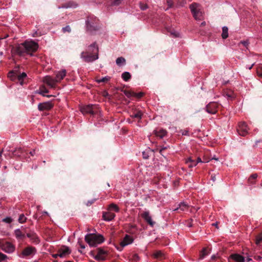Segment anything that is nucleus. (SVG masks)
I'll list each match as a JSON object with an SVG mask.
<instances>
[{
	"mask_svg": "<svg viewBox=\"0 0 262 262\" xmlns=\"http://www.w3.org/2000/svg\"><path fill=\"white\" fill-rule=\"evenodd\" d=\"M229 259H232L235 262H245V261L244 257L239 254L236 253L231 254Z\"/></svg>",
	"mask_w": 262,
	"mask_h": 262,
	"instance_id": "a211bd4d",
	"label": "nucleus"
},
{
	"mask_svg": "<svg viewBox=\"0 0 262 262\" xmlns=\"http://www.w3.org/2000/svg\"><path fill=\"white\" fill-rule=\"evenodd\" d=\"M27 236L29 237L31 241L35 244H38L40 242V239L37 234L34 231H31L27 233Z\"/></svg>",
	"mask_w": 262,
	"mask_h": 262,
	"instance_id": "dca6fc26",
	"label": "nucleus"
},
{
	"mask_svg": "<svg viewBox=\"0 0 262 262\" xmlns=\"http://www.w3.org/2000/svg\"><path fill=\"white\" fill-rule=\"evenodd\" d=\"M122 78L124 81H127L131 78V75L129 72H125L122 74Z\"/></svg>",
	"mask_w": 262,
	"mask_h": 262,
	"instance_id": "2f4dec72",
	"label": "nucleus"
},
{
	"mask_svg": "<svg viewBox=\"0 0 262 262\" xmlns=\"http://www.w3.org/2000/svg\"><path fill=\"white\" fill-rule=\"evenodd\" d=\"M186 163L189 164L188 166L189 167H192L193 166H195L197 165L196 160L192 159L191 157L189 158L187 160Z\"/></svg>",
	"mask_w": 262,
	"mask_h": 262,
	"instance_id": "cd10ccee",
	"label": "nucleus"
},
{
	"mask_svg": "<svg viewBox=\"0 0 262 262\" xmlns=\"http://www.w3.org/2000/svg\"><path fill=\"white\" fill-rule=\"evenodd\" d=\"M238 134L242 136H245L248 134L247 126L245 122H241L237 128Z\"/></svg>",
	"mask_w": 262,
	"mask_h": 262,
	"instance_id": "f8f14e48",
	"label": "nucleus"
},
{
	"mask_svg": "<svg viewBox=\"0 0 262 262\" xmlns=\"http://www.w3.org/2000/svg\"><path fill=\"white\" fill-rule=\"evenodd\" d=\"M97 254L94 255V258L97 260H104L106 259L107 255V251L101 248H99L96 250Z\"/></svg>",
	"mask_w": 262,
	"mask_h": 262,
	"instance_id": "1a4fd4ad",
	"label": "nucleus"
},
{
	"mask_svg": "<svg viewBox=\"0 0 262 262\" xmlns=\"http://www.w3.org/2000/svg\"><path fill=\"white\" fill-rule=\"evenodd\" d=\"M143 115V113L140 111H138L134 113L131 117L133 118H136L137 119H141L142 116Z\"/></svg>",
	"mask_w": 262,
	"mask_h": 262,
	"instance_id": "473e14b6",
	"label": "nucleus"
},
{
	"mask_svg": "<svg viewBox=\"0 0 262 262\" xmlns=\"http://www.w3.org/2000/svg\"><path fill=\"white\" fill-rule=\"evenodd\" d=\"M36 252V249L35 247L32 246H28L23 250L21 254L23 256H28L34 255Z\"/></svg>",
	"mask_w": 262,
	"mask_h": 262,
	"instance_id": "ddd939ff",
	"label": "nucleus"
},
{
	"mask_svg": "<svg viewBox=\"0 0 262 262\" xmlns=\"http://www.w3.org/2000/svg\"><path fill=\"white\" fill-rule=\"evenodd\" d=\"M143 94H144L143 93H142V92H140V93H135L134 92L133 96L136 97H137L138 98H140L142 97H143Z\"/></svg>",
	"mask_w": 262,
	"mask_h": 262,
	"instance_id": "a18cd8bd",
	"label": "nucleus"
},
{
	"mask_svg": "<svg viewBox=\"0 0 262 262\" xmlns=\"http://www.w3.org/2000/svg\"><path fill=\"white\" fill-rule=\"evenodd\" d=\"M196 163L198 164V163H201V162H208V161H206V160H204V161H202L201 159L200 158V157H198L197 158V159L196 160Z\"/></svg>",
	"mask_w": 262,
	"mask_h": 262,
	"instance_id": "6e6d98bb",
	"label": "nucleus"
},
{
	"mask_svg": "<svg viewBox=\"0 0 262 262\" xmlns=\"http://www.w3.org/2000/svg\"><path fill=\"white\" fill-rule=\"evenodd\" d=\"M221 260L220 258L219 257L217 258V259H216L214 261V262H221Z\"/></svg>",
	"mask_w": 262,
	"mask_h": 262,
	"instance_id": "338daca9",
	"label": "nucleus"
},
{
	"mask_svg": "<svg viewBox=\"0 0 262 262\" xmlns=\"http://www.w3.org/2000/svg\"><path fill=\"white\" fill-rule=\"evenodd\" d=\"M142 155H143V158L144 159H148V157H149V156L147 154V153L145 151H143L142 152Z\"/></svg>",
	"mask_w": 262,
	"mask_h": 262,
	"instance_id": "5fc2aeb1",
	"label": "nucleus"
},
{
	"mask_svg": "<svg viewBox=\"0 0 262 262\" xmlns=\"http://www.w3.org/2000/svg\"><path fill=\"white\" fill-rule=\"evenodd\" d=\"M116 64L118 66H120L121 65V64H124L125 63V59L124 58H123L122 57H118L116 59Z\"/></svg>",
	"mask_w": 262,
	"mask_h": 262,
	"instance_id": "72a5a7b5",
	"label": "nucleus"
},
{
	"mask_svg": "<svg viewBox=\"0 0 262 262\" xmlns=\"http://www.w3.org/2000/svg\"><path fill=\"white\" fill-rule=\"evenodd\" d=\"M152 256L155 258L159 260H162L166 258L165 254L160 250L155 251L152 254Z\"/></svg>",
	"mask_w": 262,
	"mask_h": 262,
	"instance_id": "6ab92c4d",
	"label": "nucleus"
},
{
	"mask_svg": "<svg viewBox=\"0 0 262 262\" xmlns=\"http://www.w3.org/2000/svg\"><path fill=\"white\" fill-rule=\"evenodd\" d=\"M220 106V105L216 102H210L206 107V111L208 113L215 114L217 112Z\"/></svg>",
	"mask_w": 262,
	"mask_h": 262,
	"instance_id": "9d476101",
	"label": "nucleus"
},
{
	"mask_svg": "<svg viewBox=\"0 0 262 262\" xmlns=\"http://www.w3.org/2000/svg\"><path fill=\"white\" fill-rule=\"evenodd\" d=\"M199 7V5L195 3L191 4L189 7L193 16L196 20H201L202 18V13Z\"/></svg>",
	"mask_w": 262,
	"mask_h": 262,
	"instance_id": "0eeeda50",
	"label": "nucleus"
},
{
	"mask_svg": "<svg viewBox=\"0 0 262 262\" xmlns=\"http://www.w3.org/2000/svg\"><path fill=\"white\" fill-rule=\"evenodd\" d=\"M7 258H8V256L6 254L0 252V262L5 260Z\"/></svg>",
	"mask_w": 262,
	"mask_h": 262,
	"instance_id": "c03bdc74",
	"label": "nucleus"
},
{
	"mask_svg": "<svg viewBox=\"0 0 262 262\" xmlns=\"http://www.w3.org/2000/svg\"><path fill=\"white\" fill-rule=\"evenodd\" d=\"M256 73L259 77L262 78V66H259L257 68Z\"/></svg>",
	"mask_w": 262,
	"mask_h": 262,
	"instance_id": "ea45409f",
	"label": "nucleus"
},
{
	"mask_svg": "<svg viewBox=\"0 0 262 262\" xmlns=\"http://www.w3.org/2000/svg\"><path fill=\"white\" fill-rule=\"evenodd\" d=\"M211 179L213 180V181H215V180H216V178H215V175H213L212 174L211 175Z\"/></svg>",
	"mask_w": 262,
	"mask_h": 262,
	"instance_id": "0e129e2a",
	"label": "nucleus"
},
{
	"mask_svg": "<svg viewBox=\"0 0 262 262\" xmlns=\"http://www.w3.org/2000/svg\"><path fill=\"white\" fill-rule=\"evenodd\" d=\"M76 4H75L73 2H69L67 3L62 4L61 8H68L71 7H76Z\"/></svg>",
	"mask_w": 262,
	"mask_h": 262,
	"instance_id": "c756f323",
	"label": "nucleus"
},
{
	"mask_svg": "<svg viewBox=\"0 0 262 262\" xmlns=\"http://www.w3.org/2000/svg\"><path fill=\"white\" fill-rule=\"evenodd\" d=\"M34 154H35V151L34 150L30 152V154L31 156H33Z\"/></svg>",
	"mask_w": 262,
	"mask_h": 262,
	"instance_id": "774afa93",
	"label": "nucleus"
},
{
	"mask_svg": "<svg viewBox=\"0 0 262 262\" xmlns=\"http://www.w3.org/2000/svg\"><path fill=\"white\" fill-rule=\"evenodd\" d=\"M253 257L256 260L260 261L262 259V257L259 255H254Z\"/></svg>",
	"mask_w": 262,
	"mask_h": 262,
	"instance_id": "864d4df0",
	"label": "nucleus"
},
{
	"mask_svg": "<svg viewBox=\"0 0 262 262\" xmlns=\"http://www.w3.org/2000/svg\"><path fill=\"white\" fill-rule=\"evenodd\" d=\"M211 248L209 247H204L203 249L200 251V259H203L205 258V257L210 253Z\"/></svg>",
	"mask_w": 262,
	"mask_h": 262,
	"instance_id": "aec40b11",
	"label": "nucleus"
},
{
	"mask_svg": "<svg viewBox=\"0 0 262 262\" xmlns=\"http://www.w3.org/2000/svg\"><path fill=\"white\" fill-rule=\"evenodd\" d=\"M122 91L123 92L124 94L128 98L133 96L134 92H130L126 90H123Z\"/></svg>",
	"mask_w": 262,
	"mask_h": 262,
	"instance_id": "a19ab883",
	"label": "nucleus"
},
{
	"mask_svg": "<svg viewBox=\"0 0 262 262\" xmlns=\"http://www.w3.org/2000/svg\"><path fill=\"white\" fill-rule=\"evenodd\" d=\"M226 96L228 98L232 99L234 97L233 93L232 91L229 92L226 94Z\"/></svg>",
	"mask_w": 262,
	"mask_h": 262,
	"instance_id": "09e8293b",
	"label": "nucleus"
},
{
	"mask_svg": "<svg viewBox=\"0 0 262 262\" xmlns=\"http://www.w3.org/2000/svg\"><path fill=\"white\" fill-rule=\"evenodd\" d=\"M85 242L91 247H95L98 244L102 243L104 238L101 234L90 233L85 236Z\"/></svg>",
	"mask_w": 262,
	"mask_h": 262,
	"instance_id": "7ed1b4c3",
	"label": "nucleus"
},
{
	"mask_svg": "<svg viewBox=\"0 0 262 262\" xmlns=\"http://www.w3.org/2000/svg\"><path fill=\"white\" fill-rule=\"evenodd\" d=\"M38 48V45L33 41H26L23 43L18 45L13 48L14 52L19 56L25 54L33 55Z\"/></svg>",
	"mask_w": 262,
	"mask_h": 262,
	"instance_id": "f257e3e1",
	"label": "nucleus"
},
{
	"mask_svg": "<svg viewBox=\"0 0 262 262\" xmlns=\"http://www.w3.org/2000/svg\"><path fill=\"white\" fill-rule=\"evenodd\" d=\"M0 248L7 253H12L15 250V247L13 244L3 239H0Z\"/></svg>",
	"mask_w": 262,
	"mask_h": 262,
	"instance_id": "39448f33",
	"label": "nucleus"
},
{
	"mask_svg": "<svg viewBox=\"0 0 262 262\" xmlns=\"http://www.w3.org/2000/svg\"><path fill=\"white\" fill-rule=\"evenodd\" d=\"M261 243H262V232L258 234L255 238V243L256 245H259Z\"/></svg>",
	"mask_w": 262,
	"mask_h": 262,
	"instance_id": "c9c22d12",
	"label": "nucleus"
},
{
	"mask_svg": "<svg viewBox=\"0 0 262 262\" xmlns=\"http://www.w3.org/2000/svg\"><path fill=\"white\" fill-rule=\"evenodd\" d=\"M112 5L117 6L119 5L121 3V0H111Z\"/></svg>",
	"mask_w": 262,
	"mask_h": 262,
	"instance_id": "49530a36",
	"label": "nucleus"
},
{
	"mask_svg": "<svg viewBox=\"0 0 262 262\" xmlns=\"http://www.w3.org/2000/svg\"><path fill=\"white\" fill-rule=\"evenodd\" d=\"M52 256H53L54 258H57L58 256H59L58 253H57V254H53V255H52Z\"/></svg>",
	"mask_w": 262,
	"mask_h": 262,
	"instance_id": "69168bd1",
	"label": "nucleus"
},
{
	"mask_svg": "<svg viewBox=\"0 0 262 262\" xmlns=\"http://www.w3.org/2000/svg\"><path fill=\"white\" fill-rule=\"evenodd\" d=\"M43 93H48V90H47V89H45V90L41 91L39 93L42 95V96H47L48 97H50V96H49V95H47V96L45 95L44 94H43Z\"/></svg>",
	"mask_w": 262,
	"mask_h": 262,
	"instance_id": "603ef678",
	"label": "nucleus"
},
{
	"mask_svg": "<svg viewBox=\"0 0 262 262\" xmlns=\"http://www.w3.org/2000/svg\"><path fill=\"white\" fill-rule=\"evenodd\" d=\"M54 105L51 102L40 103L38 105V109L40 111H49L52 109Z\"/></svg>",
	"mask_w": 262,
	"mask_h": 262,
	"instance_id": "9b49d317",
	"label": "nucleus"
},
{
	"mask_svg": "<svg viewBox=\"0 0 262 262\" xmlns=\"http://www.w3.org/2000/svg\"><path fill=\"white\" fill-rule=\"evenodd\" d=\"M166 149V147H163V148H162L160 150V153L161 154V155H163V151L164 150H165Z\"/></svg>",
	"mask_w": 262,
	"mask_h": 262,
	"instance_id": "680f3d73",
	"label": "nucleus"
},
{
	"mask_svg": "<svg viewBox=\"0 0 262 262\" xmlns=\"http://www.w3.org/2000/svg\"><path fill=\"white\" fill-rule=\"evenodd\" d=\"M99 20L94 17H88L86 20V30L90 33L93 34L94 31L99 29L98 24Z\"/></svg>",
	"mask_w": 262,
	"mask_h": 262,
	"instance_id": "20e7f679",
	"label": "nucleus"
},
{
	"mask_svg": "<svg viewBox=\"0 0 262 262\" xmlns=\"http://www.w3.org/2000/svg\"><path fill=\"white\" fill-rule=\"evenodd\" d=\"M167 4L168 6V8H171L173 6V3L171 0H167Z\"/></svg>",
	"mask_w": 262,
	"mask_h": 262,
	"instance_id": "3c124183",
	"label": "nucleus"
},
{
	"mask_svg": "<svg viewBox=\"0 0 262 262\" xmlns=\"http://www.w3.org/2000/svg\"><path fill=\"white\" fill-rule=\"evenodd\" d=\"M43 82L51 88H55L57 82L56 79H53L49 76H47L44 78Z\"/></svg>",
	"mask_w": 262,
	"mask_h": 262,
	"instance_id": "f3484780",
	"label": "nucleus"
},
{
	"mask_svg": "<svg viewBox=\"0 0 262 262\" xmlns=\"http://www.w3.org/2000/svg\"><path fill=\"white\" fill-rule=\"evenodd\" d=\"M108 210L110 211H114L116 212L119 211V208L118 206L114 203H112L109 205Z\"/></svg>",
	"mask_w": 262,
	"mask_h": 262,
	"instance_id": "7c9ffc66",
	"label": "nucleus"
},
{
	"mask_svg": "<svg viewBox=\"0 0 262 262\" xmlns=\"http://www.w3.org/2000/svg\"><path fill=\"white\" fill-rule=\"evenodd\" d=\"M26 217L23 214H21L18 218V222L20 223H23L26 222Z\"/></svg>",
	"mask_w": 262,
	"mask_h": 262,
	"instance_id": "58836bf2",
	"label": "nucleus"
},
{
	"mask_svg": "<svg viewBox=\"0 0 262 262\" xmlns=\"http://www.w3.org/2000/svg\"><path fill=\"white\" fill-rule=\"evenodd\" d=\"M228 29L227 27H223L222 28V37L223 39H226L228 37Z\"/></svg>",
	"mask_w": 262,
	"mask_h": 262,
	"instance_id": "c85d7f7f",
	"label": "nucleus"
},
{
	"mask_svg": "<svg viewBox=\"0 0 262 262\" xmlns=\"http://www.w3.org/2000/svg\"><path fill=\"white\" fill-rule=\"evenodd\" d=\"M257 177L256 173L252 174L248 179V182L249 185L254 184L255 183V180Z\"/></svg>",
	"mask_w": 262,
	"mask_h": 262,
	"instance_id": "bb28decb",
	"label": "nucleus"
},
{
	"mask_svg": "<svg viewBox=\"0 0 262 262\" xmlns=\"http://www.w3.org/2000/svg\"><path fill=\"white\" fill-rule=\"evenodd\" d=\"M133 257H134V260L135 261H137V260H138L139 259V256L137 254H134L133 255Z\"/></svg>",
	"mask_w": 262,
	"mask_h": 262,
	"instance_id": "bf43d9fd",
	"label": "nucleus"
},
{
	"mask_svg": "<svg viewBox=\"0 0 262 262\" xmlns=\"http://www.w3.org/2000/svg\"><path fill=\"white\" fill-rule=\"evenodd\" d=\"M133 238L129 235L126 234L124 237L123 239L120 243L121 248L120 250H122V248L124 247L132 244L133 242Z\"/></svg>",
	"mask_w": 262,
	"mask_h": 262,
	"instance_id": "4468645a",
	"label": "nucleus"
},
{
	"mask_svg": "<svg viewBox=\"0 0 262 262\" xmlns=\"http://www.w3.org/2000/svg\"><path fill=\"white\" fill-rule=\"evenodd\" d=\"M62 31L63 33L68 32L70 33L71 32V29L70 26H67L65 27L62 28Z\"/></svg>",
	"mask_w": 262,
	"mask_h": 262,
	"instance_id": "79ce46f5",
	"label": "nucleus"
},
{
	"mask_svg": "<svg viewBox=\"0 0 262 262\" xmlns=\"http://www.w3.org/2000/svg\"><path fill=\"white\" fill-rule=\"evenodd\" d=\"M167 134V132L164 129H160L159 130H155V135L156 136L162 138Z\"/></svg>",
	"mask_w": 262,
	"mask_h": 262,
	"instance_id": "393cba45",
	"label": "nucleus"
},
{
	"mask_svg": "<svg viewBox=\"0 0 262 262\" xmlns=\"http://www.w3.org/2000/svg\"><path fill=\"white\" fill-rule=\"evenodd\" d=\"M8 77L12 80H17L22 85L24 79L27 77V74L25 72L19 73L17 71H11L8 73Z\"/></svg>",
	"mask_w": 262,
	"mask_h": 262,
	"instance_id": "423d86ee",
	"label": "nucleus"
},
{
	"mask_svg": "<svg viewBox=\"0 0 262 262\" xmlns=\"http://www.w3.org/2000/svg\"><path fill=\"white\" fill-rule=\"evenodd\" d=\"M80 111L83 114H90L94 115L97 114L99 112V108L96 105H88L81 107Z\"/></svg>",
	"mask_w": 262,
	"mask_h": 262,
	"instance_id": "6e6552de",
	"label": "nucleus"
},
{
	"mask_svg": "<svg viewBox=\"0 0 262 262\" xmlns=\"http://www.w3.org/2000/svg\"><path fill=\"white\" fill-rule=\"evenodd\" d=\"M182 135H188V132L187 130H184L183 132H182Z\"/></svg>",
	"mask_w": 262,
	"mask_h": 262,
	"instance_id": "052dcab7",
	"label": "nucleus"
},
{
	"mask_svg": "<svg viewBox=\"0 0 262 262\" xmlns=\"http://www.w3.org/2000/svg\"><path fill=\"white\" fill-rule=\"evenodd\" d=\"M218 257H219L216 256L215 255H213L211 256V259L212 260L214 261Z\"/></svg>",
	"mask_w": 262,
	"mask_h": 262,
	"instance_id": "13d9d810",
	"label": "nucleus"
},
{
	"mask_svg": "<svg viewBox=\"0 0 262 262\" xmlns=\"http://www.w3.org/2000/svg\"><path fill=\"white\" fill-rule=\"evenodd\" d=\"M78 243L79 245V246H80V248L81 249H84L85 248V246H84V245L82 244V241H81L79 240L78 242Z\"/></svg>",
	"mask_w": 262,
	"mask_h": 262,
	"instance_id": "4d7b16f0",
	"label": "nucleus"
},
{
	"mask_svg": "<svg viewBox=\"0 0 262 262\" xmlns=\"http://www.w3.org/2000/svg\"><path fill=\"white\" fill-rule=\"evenodd\" d=\"M110 79H111V78L110 77L106 76L105 77H103V78H102L101 79H98L97 80V81L98 83L106 82L108 80H110Z\"/></svg>",
	"mask_w": 262,
	"mask_h": 262,
	"instance_id": "4c0bfd02",
	"label": "nucleus"
},
{
	"mask_svg": "<svg viewBox=\"0 0 262 262\" xmlns=\"http://www.w3.org/2000/svg\"><path fill=\"white\" fill-rule=\"evenodd\" d=\"M140 8L142 10H145L148 8V6L146 4L140 3Z\"/></svg>",
	"mask_w": 262,
	"mask_h": 262,
	"instance_id": "37998d69",
	"label": "nucleus"
},
{
	"mask_svg": "<svg viewBox=\"0 0 262 262\" xmlns=\"http://www.w3.org/2000/svg\"><path fill=\"white\" fill-rule=\"evenodd\" d=\"M70 253V250L67 247H64L63 249H60L58 250V255L60 257H63L66 255L69 254Z\"/></svg>",
	"mask_w": 262,
	"mask_h": 262,
	"instance_id": "5701e85b",
	"label": "nucleus"
},
{
	"mask_svg": "<svg viewBox=\"0 0 262 262\" xmlns=\"http://www.w3.org/2000/svg\"><path fill=\"white\" fill-rule=\"evenodd\" d=\"M99 48L96 42H94L88 47L85 51L81 53L80 57L86 62H92L99 58Z\"/></svg>",
	"mask_w": 262,
	"mask_h": 262,
	"instance_id": "f03ea898",
	"label": "nucleus"
},
{
	"mask_svg": "<svg viewBox=\"0 0 262 262\" xmlns=\"http://www.w3.org/2000/svg\"><path fill=\"white\" fill-rule=\"evenodd\" d=\"M141 217L151 227H153L155 222L152 221L151 216L149 215V213L148 211H145L141 213Z\"/></svg>",
	"mask_w": 262,
	"mask_h": 262,
	"instance_id": "2eb2a0df",
	"label": "nucleus"
},
{
	"mask_svg": "<svg viewBox=\"0 0 262 262\" xmlns=\"http://www.w3.org/2000/svg\"><path fill=\"white\" fill-rule=\"evenodd\" d=\"M3 222L6 223H11L12 222V219L10 217H7L3 220Z\"/></svg>",
	"mask_w": 262,
	"mask_h": 262,
	"instance_id": "de8ad7c7",
	"label": "nucleus"
},
{
	"mask_svg": "<svg viewBox=\"0 0 262 262\" xmlns=\"http://www.w3.org/2000/svg\"><path fill=\"white\" fill-rule=\"evenodd\" d=\"M136 229H137L136 225H130L129 226V229L128 230V232L130 233L133 234L135 232V231Z\"/></svg>",
	"mask_w": 262,
	"mask_h": 262,
	"instance_id": "e433bc0d",
	"label": "nucleus"
},
{
	"mask_svg": "<svg viewBox=\"0 0 262 262\" xmlns=\"http://www.w3.org/2000/svg\"><path fill=\"white\" fill-rule=\"evenodd\" d=\"M188 206L184 203H181L179 207L174 209V210H180L184 211L188 209Z\"/></svg>",
	"mask_w": 262,
	"mask_h": 262,
	"instance_id": "a878e982",
	"label": "nucleus"
},
{
	"mask_svg": "<svg viewBox=\"0 0 262 262\" xmlns=\"http://www.w3.org/2000/svg\"><path fill=\"white\" fill-rule=\"evenodd\" d=\"M14 235L18 240H23L25 237V234L19 229L14 230Z\"/></svg>",
	"mask_w": 262,
	"mask_h": 262,
	"instance_id": "b1692460",
	"label": "nucleus"
},
{
	"mask_svg": "<svg viewBox=\"0 0 262 262\" xmlns=\"http://www.w3.org/2000/svg\"><path fill=\"white\" fill-rule=\"evenodd\" d=\"M23 153V149L21 148H19L18 149H16L14 150L12 154L14 156H20V155Z\"/></svg>",
	"mask_w": 262,
	"mask_h": 262,
	"instance_id": "f704fd0d",
	"label": "nucleus"
},
{
	"mask_svg": "<svg viewBox=\"0 0 262 262\" xmlns=\"http://www.w3.org/2000/svg\"><path fill=\"white\" fill-rule=\"evenodd\" d=\"M96 201V199H93L91 201H88L86 203V205L88 206H91V205H92L94 202L95 201Z\"/></svg>",
	"mask_w": 262,
	"mask_h": 262,
	"instance_id": "8fccbe9b",
	"label": "nucleus"
},
{
	"mask_svg": "<svg viewBox=\"0 0 262 262\" xmlns=\"http://www.w3.org/2000/svg\"><path fill=\"white\" fill-rule=\"evenodd\" d=\"M241 43H242V44H243V45H244L245 47H247V45H248V42H247V41H242V42H241Z\"/></svg>",
	"mask_w": 262,
	"mask_h": 262,
	"instance_id": "e2e57ef3",
	"label": "nucleus"
},
{
	"mask_svg": "<svg viewBox=\"0 0 262 262\" xmlns=\"http://www.w3.org/2000/svg\"><path fill=\"white\" fill-rule=\"evenodd\" d=\"M102 216L104 220L106 221H111L115 217V214L113 212L108 211L103 212Z\"/></svg>",
	"mask_w": 262,
	"mask_h": 262,
	"instance_id": "412c9836",
	"label": "nucleus"
},
{
	"mask_svg": "<svg viewBox=\"0 0 262 262\" xmlns=\"http://www.w3.org/2000/svg\"><path fill=\"white\" fill-rule=\"evenodd\" d=\"M66 73L67 72L66 70H62L61 71H58L56 73L55 79H56L57 82L60 81L64 78V77L66 75Z\"/></svg>",
	"mask_w": 262,
	"mask_h": 262,
	"instance_id": "4be33fe9",
	"label": "nucleus"
}]
</instances>
